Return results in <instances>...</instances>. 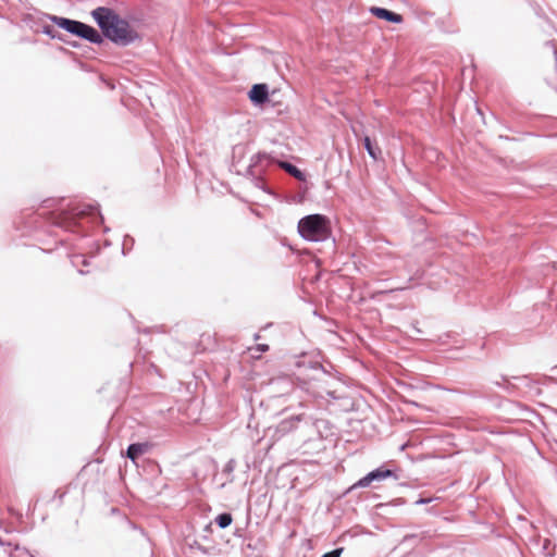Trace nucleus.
Returning a JSON list of instances; mask_svg holds the SVG:
<instances>
[{
	"instance_id": "f257e3e1",
	"label": "nucleus",
	"mask_w": 557,
	"mask_h": 557,
	"mask_svg": "<svg viewBox=\"0 0 557 557\" xmlns=\"http://www.w3.org/2000/svg\"><path fill=\"white\" fill-rule=\"evenodd\" d=\"M91 16L98 24L101 33L81 21L46 14V17L58 27L95 45H101L103 37L120 47L129 46L139 39L138 33L131 24L110 8L98 7L92 10Z\"/></svg>"
},
{
	"instance_id": "f03ea898",
	"label": "nucleus",
	"mask_w": 557,
	"mask_h": 557,
	"mask_svg": "<svg viewBox=\"0 0 557 557\" xmlns=\"http://www.w3.org/2000/svg\"><path fill=\"white\" fill-rule=\"evenodd\" d=\"M90 219L92 222L101 223L103 218L99 207L90 203H79L67 211H62L54 218L53 223L70 232H78L83 227L82 220Z\"/></svg>"
},
{
	"instance_id": "7ed1b4c3",
	"label": "nucleus",
	"mask_w": 557,
	"mask_h": 557,
	"mask_svg": "<svg viewBox=\"0 0 557 557\" xmlns=\"http://www.w3.org/2000/svg\"><path fill=\"white\" fill-rule=\"evenodd\" d=\"M299 235L309 242H324L331 237L330 220L322 214H309L298 222Z\"/></svg>"
},
{
	"instance_id": "20e7f679",
	"label": "nucleus",
	"mask_w": 557,
	"mask_h": 557,
	"mask_svg": "<svg viewBox=\"0 0 557 557\" xmlns=\"http://www.w3.org/2000/svg\"><path fill=\"white\" fill-rule=\"evenodd\" d=\"M299 429L297 430L305 440L322 438L326 435L329 422L308 412L299 413Z\"/></svg>"
},
{
	"instance_id": "39448f33",
	"label": "nucleus",
	"mask_w": 557,
	"mask_h": 557,
	"mask_svg": "<svg viewBox=\"0 0 557 557\" xmlns=\"http://www.w3.org/2000/svg\"><path fill=\"white\" fill-rule=\"evenodd\" d=\"M272 162H273V159L269 154L259 152L251 157L250 164L247 170L249 176L251 177L252 184L257 188H259L265 193H269V194H270V190L268 189V187L264 183L263 175H264V171H265L267 166H269Z\"/></svg>"
},
{
	"instance_id": "423d86ee",
	"label": "nucleus",
	"mask_w": 557,
	"mask_h": 557,
	"mask_svg": "<svg viewBox=\"0 0 557 557\" xmlns=\"http://www.w3.org/2000/svg\"><path fill=\"white\" fill-rule=\"evenodd\" d=\"M387 478H394L398 480L399 476L395 473L394 470L385 469L383 467L376 468L366 474L363 478L359 479L354 485L350 486L349 491L355 488H364L370 486L373 482L382 481Z\"/></svg>"
},
{
	"instance_id": "0eeeda50",
	"label": "nucleus",
	"mask_w": 557,
	"mask_h": 557,
	"mask_svg": "<svg viewBox=\"0 0 557 557\" xmlns=\"http://www.w3.org/2000/svg\"><path fill=\"white\" fill-rule=\"evenodd\" d=\"M299 413L283 419L276 426L274 434L280 438L299 429Z\"/></svg>"
},
{
	"instance_id": "6e6552de",
	"label": "nucleus",
	"mask_w": 557,
	"mask_h": 557,
	"mask_svg": "<svg viewBox=\"0 0 557 557\" xmlns=\"http://www.w3.org/2000/svg\"><path fill=\"white\" fill-rule=\"evenodd\" d=\"M249 99L253 104L260 106L269 100V89L265 84H255L249 94Z\"/></svg>"
},
{
	"instance_id": "1a4fd4ad",
	"label": "nucleus",
	"mask_w": 557,
	"mask_h": 557,
	"mask_svg": "<svg viewBox=\"0 0 557 557\" xmlns=\"http://www.w3.org/2000/svg\"><path fill=\"white\" fill-rule=\"evenodd\" d=\"M317 376L314 377L318 382L326 381V379H330V388L323 387L322 391H311L310 387H308V392L312 393L314 397H323V394L325 393L327 396L332 398H336L335 391L332 389V384L335 382V379L330 374L327 375L322 369H318Z\"/></svg>"
},
{
	"instance_id": "9d476101",
	"label": "nucleus",
	"mask_w": 557,
	"mask_h": 557,
	"mask_svg": "<svg viewBox=\"0 0 557 557\" xmlns=\"http://www.w3.org/2000/svg\"><path fill=\"white\" fill-rule=\"evenodd\" d=\"M370 12L377 18L385 20L391 23L399 24L403 22V16L385 8L372 7Z\"/></svg>"
},
{
	"instance_id": "9b49d317",
	"label": "nucleus",
	"mask_w": 557,
	"mask_h": 557,
	"mask_svg": "<svg viewBox=\"0 0 557 557\" xmlns=\"http://www.w3.org/2000/svg\"><path fill=\"white\" fill-rule=\"evenodd\" d=\"M150 448H151V444L148 443V442L133 443V444L128 445L127 450H126V456L132 461H136V459L139 456H141V455L146 454L147 451H149Z\"/></svg>"
},
{
	"instance_id": "f8f14e48",
	"label": "nucleus",
	"mask_w": 557,
	"mask_h": 557,
	"mask_svg": "<svg viewBox=\"0 0 557 557\" xmlns=\"http://www.w3.org/2000/svg\"><path fill=\"white\" fill-rule=\"evenodd\" d=\"M278 165L283 170H285L289 175H292L293 177H295V178H297L299 181H304L305 180V174L301 172V170H299L293 163H289V162H286V161H281V162H278Z\"/></svg>"
},
{
	"instance_id": "ddd939ff",
	"label": "nucleus",
	"mask_w": 557,
	"mask_h": 557,
	"mask_svg": "<svg viewBox=\"0 0 557 557\" xmlns=\"http://www.w3.org/2000/svg\"><path fill=\"white\" fill-rule=\"evenodd\" d=\"M363 146H364V149L367 150L368 154L373 159V160H379L380 157H381V149L379 147H376L375 145H373V143L371 141L370 137L369 136H366L364 139H363Z\"/></svg>"
},
{
	"instance_id": "4468645a",
	"label": "nucleus",
	"mask_w": 557,
	"mask_h": 557,
	"mask_svg": "<svg viewBox=\"0 0 557 557\" xmlns=\"http://www.w3.org/2000/svg\"><path fill=\"white\" fill-rule=\"evenodd\" d=\"M214 521L221 529H225L232 524L233 517L230 512H222L215 517Z\"/></svg>"
},
{
	"instance_id": "2eb2a0df",
	"label": "nucleus",
	"mask_w": 557,
	"mask_h": 557,
	"mask_svg": "<svg viewBox=\"0 0 557 557\" xmlns=\"http://www.w3.org/2000/svg\"><path fill=\"white\" fill-rule=\"evenodd\" d=\"M235 467H236V462L234 459H230L223 470H222V475H224L226 479H225V482H232L233 481V472L235 470Z\"/></svg>"
},
{
	"instance_id": "dca6fc26",
	"label": "nucleus",
	"mask_w": 557,
	"mask_h": 557,
	"mask_svg": "<svg viewBox=\"0 0 557 557\" xmlns=\"http://www.w3.org/2000/svg\"><path fill=\"white\" fill-rule=\"evenodd\" d=\"M71 262L74 267H79L81 264L84 267L89 265L88 259L84 255H75L72 257Z\"/></svg>"
},
{
	"instance_id": "f3484780",
	"label": "nucleus",
	"mask_w": 557,
	"mask_h": 557,
	"mask_svg": "<svg viewBox=\"0 0 557 557\" xmlns=\"http://www.w3.org/2000/svg\"><path fill=\"white\" fill-rule=\"evenodd\" d=\"M9 556L10 557H20V556H24V557H33L32 555L28 554V552H26L25 549H21L18 547V545H15L14 547V550H10L9 552Z\"/></svg>"
},
{
	"instance_id": "a211bd4d",
	"label": "nucleus",
	"mask_w": 557,
	"mask_h": 557,
	"mask_svg": "<svg viewBox=\"0 0 557 557\" xmlns=\"http://www.w3.org/2000/svg\"><path fill=\"white\" fill-rule=\"evenodd\" d=\"M343 550H344L343 547H338V548H335L331 552L323 554L322 557H341Z\"/></svg>"
},
{
	"instance_id": "6ab92c4d",
	"label": "nucleus",
	"mask_w": 557,
	"mask_h": 557,
	"mask_svg": "<svg viewBox=\"0 0 557 557\" xmlns=\"http://www.w3.org/2000/svg\"><path fill=\"white\" fill-rule=\"evenodd\" d=\"M42 33L50 36L51 38H55V35H54V30L51 26L47 25V26H44L42 28Z\"/></svg>"
},
{
	"instance_id": "aec40b11",
	"label": "nucleus",
	"mask_w": 557,
	"mask_h": 557,
	"mask_svg": "<svg viewBox=\"0 0 557 557\" xmlns=\"http://www.w3.org/2000/svg\"><path fill=\"white\" fill-rule=\"evenodd\" d=\"M127 242H133V238H131L129 236L125 237L124 243H123V253H125V247L127 245Z\"/></svg>"
},
{
	"instance_id": "412c9836",
	"label": "nucleus",
	"mask_w": 557,
	"mask_h": 557,
	"mask_svg": "<svg viewBox=\"0 0 557 557\" xmlns=\"http://www.w3.org/2000/svg\"><path fill=\"white\" fill-rule=\"evenodd\" d=\"M550 543H552V542H550L549 540H547V539H546V540L544 541L543 548H544L545 550H547V549H548V547H549V545H550Z\"/></svg>"
},
{
	"instance_id": "4be33fe9",
	"label": "nucleus",
	"mask_w": 557,
	"mask_h": 557,
	"mask_svg": "<svg viewBox=\"0 0 557 557\" xmlns=\"http://www.w3.org/2000/svg\"><path fill=\"white\" fill-rule=\"evenodd\" d=\"M258 348H259V350H261V351H267V350L269 349V346H268V345H265V344H262V345H259V347H258Z\"/></svg>"
},
{
	"instance_id": "5701e85b",
	"label": "nucleus",
	"mask_w": 557,
	"mask_h": 557,
	"mask_svg": "<svg viewBox=\"0 0 557 557\" xmlns=\"http://www.w3.org/2000/svg\"><path fill=\"white\" fill-rule=\"evenodd\" d=\"M429 502V499L420 498L419 500L416 502V504H426Z\"/></svg>"
},
{
	"instance_id": "b1692460",
	"label": "nucleus",
	"mask_w": 557,
	"mask_h": 557,
	"mask_svg": "<svg viewBox=\"0 0 557 557\" xmlns=\"http://www.w3.org/2000/svg\"><path fill=\"white\" fill-rule=\"evenodd\" d=\"M11 546V543H5L1 537H0V546Z\"/></svg>"
},
{
	"instance_id": "393cba45",
	"label": "nucleus",
	"mask_w": 557,
	"mask_h": 557,
	"mask_svg": "<svg viewBox=\"0 0 557 557\" xmlns=\"http://www.w3.org/2000/svg\"><path fill=\"white\" fill-rule=\"evenodd\" d=\"M87 272H88V271H85V270H83V269H78V273H79V274H82V275H83V274H86Z\"/></svg>"
},
{
	"instance_id": "a878e982",
	"label": "nucleus",
	"mask_w": 557,
	"mask_h": 557,
	"mask_svg": "<svg viewBox=\"0 0 557 557\" xmlns=\"http://www.w3.org/2000/svg\"><path fill=\"white\" fill-rule=\"evenodd\" d=\"M248 547L251 548V549L256 548V546H253V544H248Z\"/></svg>"
}]
</instances>
